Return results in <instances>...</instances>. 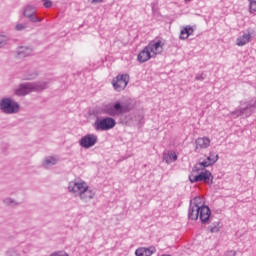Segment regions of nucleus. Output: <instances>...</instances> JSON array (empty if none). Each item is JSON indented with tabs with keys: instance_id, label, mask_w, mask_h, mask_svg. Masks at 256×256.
I'll list each match as a JSON object with an SVG mask.
<instances>
[{
	"instance_id": "10",
	"label": "nucleus",
	"mask_w": 256,
	"mask_h": 256,
	"mask_svg": "<svg viewBox=\"0 0 256 256\" xmlns=\"http://www.w3.org/2000/svg\"><path fill=\"white\" fill-rule=\"evenodd\" d=\"M97 143V136L95 134H88L80 140L81 147L84 149H90Z\"/></svg>"
},
{
	"instance_id": "21",
	"label": "nucleus",
	"mask_w": 256,
	"mask_h": 256,
	"mask_svg": "<svg viewBox=\"0 0 256 256\" xmlns=\"http://www.w3.org/2000/svg\"><path fill=\"white\" fill-rule=\"evenodd\" d=\"M189 219L192 221H197L199 219V208L198 207H193L191 206L189 208V214H188Z\"/></svg>"
},
{
	"instance_id": "17",
	"label": "nucleus",
	"mask_w": 256,
	"mask_h": 256,
	"mask_svg": "<svg viewBox=\"0 0 256 256\" xmlns=\"http://www.w3.org/2000/svg\"><path fill=\"white\" fill-rule=\"evenodd\" d=\"M249 41H251V34L246 33L237 38L236 45L238 47H243V46L247 45V43H249Z\"/></svg>"
},
{
	"instance_id": "28",
	"label": "nucleus",
	"mask_w": 256,
	"mask_h": 256,
	"mask_svg": "<svg viewBox=\"0 0 256 256\" xmlns=\"http://www.w3.org/2000/svg\"><path fill=\"white\" fill-rule=\"evenodd\" d=\"M251 13H256V0H249Z\"/></svg>"
},
{
	"instance_id": "1",
	"label": "nucleus",
	"mask_w": 256,
	"mask_h": 256,
	"mask_svg": "<svg viewBox=\"0 0 256 256\" xmlns=\"http://www.w3.org/2000/svg\"><path fill=\"white\" fill-rule=\"evenodd\" d=\"M68 189L71 193L78 195L81 201H84L85 203L91 201V199L95 197V192L89 188V185H87L85 181L72 182L69 184Z\"/></svg>"
},
{
	"instance_id": "24",
	"label": "nucleus",
	"mask_w": 256,
	"mask_h": 256,
	"mask_svg": "<svg viewBox=\"0 0 256 256\" xmlns=\"http://www.w3.org/2000/svg\"><path fill=\"white\" fill-rule=\"evenodd\" d=\"M205 201H203L202 197H195L193 200V206L192 207H197L198 209H201L203 207Z\"/></svg>"
},
{
	"instance_id": "6",
	"label": "nucleus",
	"mask_w": 256,
	"mask_h": 256,
	"mask_svg": "<svg viewBox=\"0 0 256 256\" xmlns=\"http://www.w3.org/2000/svg\"><path fill=\"white\" fill-rule=\"evenodd\" d=\"M219 156L215 153H210L207 157L206 161L199 162L193 167V173H199V171H203L206 167H211L214 163H217Z\"/></svg>"
},
{
	"instance_id": "3",
	"label": "nucleus",
	"mask_w": 256,
	"mask_h": 256,
	"mask_svg": "<svg viewBox=\"0 0 256 256\" xmlns=\"http://www.w3.org/2000/svg\"><path fill=\"white\" fill-rule=\"evenodd\" d=\"M20 109L21 105L9 97H5L0 100V111L5 113V115H15V113H19Z\"/></svg>"
},
{
	"instance_id": "9",
	"label": "nucleus",
	"mask_w": 256,
	"mask_h": 256,
	"mask_svg": "<svg viewBox=\"0 0 256 256\" xmlns=\"http://www.w3.org/2000/svg\"><path fill=\"white\" fill-rule=\"evenodd\" d=\"M146 47H148L152 57H157V55H161V53H163L165 42L163 40L151 41Z\"/></svg>"
},
{
	"instance_id": "29",
	"label": "nucleus",
	"mask_w": 256,
	"mask_h": 256,
	"mask_svg": "<svg viewBox=\"0 0 256 256\" xmlns=\"http://www.w3.org/2000/svg\"><path fill=\"white\" fill-rule=\"evenodd\" d=\"M26 27H27V24H16L15 30L16 31H25Z\"/></svg>"
},
{
	"instance_id": "30",
	"label": "nucleus",
	"mask_w": 256,
	"mask_h": 256,
	"mask_svg": "<svg viewBox=\"0 0 256 256\" xmlns=\"http://www.w3.org/2000/svg\"><path fill=\"white\" fill-rule=\"evenodd\" d=\"M92 5H97V3H103V0H90Z\"/></svg>"
},
{
	"instance_id": "7",
	"label": "nucleus",
	"mask_w": 256,
	"mask_h": 256,
	"mask_svg": "<svg viewBox=\"0 0 256 256\" xmlns=\"http://www.w3.org/2000/svg\"><path fill=\"white\" fill-rule=\"evenodd\" d=\"M115 125V119L104 118L95 122V129L96 131H109V129H113Z\"/></svg>"
},
{
	"instance_id": "32",
	"label": "nucleus",
	"mask_w": 256,
	"mask_h": 256,
	"mask_svg": "<svg viewBox=\"0 0 256 256\" xmlns=\"http://www.w3.org/2000/svg\"><path fill=\"white\" fill-rule=\"evenodd\" d=\"M67 256V255H66Z\"/></svg>"
},
{
	"instance_id": "12",
	"label": "nucleus",
	"mask_w": 256,
	"mask_h": 256,
	"mask_svg": "<svg viewBox=\"0 0 256 256\" xmlns=\"http://www.w3.org/2000/svg\"><path fill=\"white\" fill-rule=\"evenodd\" d=\"M58 163H59L58 156H47L42 161V167L44 169H50V167H53L54 165H57Z\"/></svg>"
},
{
	"instance_id": "11",
	"label": "nucleus",
	"mask_w": 256,
	"mask_h": 256,
	"mask_svg": "<svg viewBox=\"0 0 256 256\" xmlns=\"http://www.w3.org/2000/svg\"><path fill=\"white\" fill-rule=\"evenodd\" d=\"M35 13H36V10H35V7H33V6H26L23 11L24 17L29 19V21H31V23H41V19L39 17L35 16Z\"/></svg>"
},
{
	"instance_id": "19",
	"label": "nucleus",
	"mask_w": 256,
	"mask_h": 256,
	"mask_svg": "<svg viewBox=\"0 0 256 256\" xmlns=\"http://www.w3.org/2000/svg\"><path fill=\"white\" fill-rule=\"evenodd\" d=\"M176 160H177V153H175L174 151H168L163 156V161H165V163H168V164L175 163Z\"/></svg>"
},
{
	"instance_id": "15",
	"label": "nucleus",
	"mask_w": 256,
	"mask_h": 256,
	"mask_svg": "<svg viewBox=\"0 0 256 256\" xmlns=\"http://www.w3.org/2000/svg\"><path fill=\"white\" fill-rule=\"evenodd\" d=\"M199 217L202 223H207L211 217V210L207 206L199 208Z\"/></svg>"
},
{
	"instance_id": "13",
	"label": "nucleus",
	"mask_w": 256,
	"mask_h": 256,
	"mask_svg": "<svg viewBox=\"0 0 256 256\" xmlns=\"http://www.w3.org/2000/svg\"><path fill=\"white\" fill-rule=\"evenodd\" d=\"M211 146L209 137H200L196 139V150L207 149Z\"/></svg>"
},
{
	"instance_id": "26",
	"label": "nucleus",
	"mask_w": 256,
	"mask_h": 256,
	"mask_svg": "<svg viewBox=\"0 0 256 256\" xmlns=\"http://www.w3.org/2000/svg\"><path fill=\"white\" fill-rule=\"evenodd\" d=\"M6 256H21V253H19L17 248H9L6 251Z\"/></svg>"
},
{
	"instance_id": "25",
	"label": "nucleus",
	"mask_w": 256,
	"mask_h": 256,
	"mask_svg": "<svg viewBox=\"0 0 256 256\" xmlns=\"http://www.w3.org/2000/svg\"><path fill=\"white\" fill-rule=\"evenodd\" d=\"M9 43V36L5 34H0V49L5 47Z\"/></svg>"
},
{
	"instance_id": "27",
	"label": "nucleus",
	"mask_w": 256,
	"mask_h": 256,
	"mask_svg": "<svg viewBox=\"0 0 256 256\" xmlns=\"http://www.w3.org/2000/svg\"><path fill=\"white\" fill-rule=\"evenodd\" d=\"M44 4L45 9H51L53 7V1L51 0H41Z\"/></svg>"
},
{
	"instance_id": "23",
	"label": "nucleus",
	"mask_w": 256,
	"mask_h": 256,
	"mask_svg": "<svg viewBox=\"0 0 256 256\" xmlns=\"http://www.w3.org/2000/svg\"><path fill=\"white\" fill-rule=\"evenodd\" d=\"M37 77H39V73L36 71H28L24 75L25 81H31L33 79H37Z\"/></svg>"
},
{
	"instance_id": "2",
	"label": "nucleus",
	"mask_w": 256,
	"mask_h": 256,
	"mask_svg": "<svg viewBox=\"0 0 256 256\" xmlns=\"http://www.w3.org/2000/svg\"><path fill=\"white\" fill-rule=\"evenodd\" d=\"M48 87L49 82H26L19 84V86L14 89V95H16L17 97H25V95H29V93H33V91H45V89H48Z\"/></svg>"
},
{
	"instance_id": "31",
	"label": "nucleus",
	"mask_w": 256,
	"mask_h": 256,
	"mask_svg": "<svg viewBox=\"0 0 256 256\" xmlns=\"http://www.w3.org/2000/svg\"><path fill=\"white\" fill-rule=\"evenodd\" d=\"M189 1H191V0H185L186 3L189 2Z\"/></svg>"
},
{
	"instance_id": "4",
	"label": "nucleus",
	"mask_w": 256,
	"mask_h": 256,
	"mask_svg": "<svg viewBox=\"0 0 256 256\" xmlns=\"http://www.w3.org/2000/svg\"><path fill=\"white\" fill-rule=\"evenodd\" d=\"M189 181L191 183H199V181H203L207 185H213V174L209 170H200L199 172H193L189 175Z\"/></svg>"
},
{
	"instance_id": "18",
	"label": "nucleus",
	"mask_w": 256,
	"mask_h": 256,
	"mask_svg": "<svg viewBox=\"0 0 256 256\" xmlns=\"http://www.w3.org/2000/svg\"><path fill=\"white\" fill-rule=\"evenodd\" d=\"M33 53V49L25 46H20L17 51L18 57H29Z\"/></svg>"
},
{
	"instance_id": "5",
	"label": "nucleus",
	"mask_w": 256,
	"mask_h": 256,
	"mask_svg": "<svg viewBox=\"0 0 256 256\" xmlns=\"http://www.w3.org/2000/svg\"><path fill=\"white\" fill-rule=\"evenodd\" d=\"M128 111H129V107L119 102H116L113 105L108 104L104 108V113H106L107 115H110L111 117H119V115L128 113Z\"/></svg>"
},
{
	"instance_id": "8",
	"label": "nucleus",
	"mask_w": 256,
	"mask_h": 256,
	"mask_svg": "<svg viewBox=\"0 0 256 256\" xmlns=\"http://www.w3.org/2000/svg\"><path fill=\"white\" fill-rule=\"evenodd\" d=\"M128 83L129 75L127 74L118 75L112 80V85L115 91H123V89L127 87Z\"/></svg>"
},
{
	"instance_id": "16",
	"label": "nucleus",
	"mask_w": 256,
	"mask_h": 256,
	"mask_svg": "<svg viewBox=\"0 0 256 256\" xmlns=\"http://www.w3.org/2000/svg\"><path fill=\"white\" fill-rule=\"evenodd\" d=\"M156 249L155 247H150V248H138L135 251L136 256H151L153 253H155Z\"/></svg>"
},
{
	"instance_id": "22",
	"label": "nucleus",
	"mask_w": 256,
	"mask_h": 256,
	"mask_svg": "<svg viewBox=\"0 0 256 256\" xmlns=\"http://www.w3.org/2000/svg\"><path fill=\"white\" fill-rule=\"evenodd\" d=\"M2 203L6 205V207H17L21 205V203L15 201L13 198L6 197L2 200Z\"/></svg>"
},
{
	"instance_id": "20",
	"label": "nucleus",
	"mask_w": 256,
	"mask_h": 256,
	"mask_svg": "<svg viewBox=\"0 0 256 256\" xmlns=\"http://www.w3.org/2000/svg\"><path fill=\"white\" fill-rule=\"evenodd\" d=\"M194 32L193 27L186 26L180 32V39H189L190 35Z\"/></svg>"
},
{
	"instance_id": "14",
	"label": "nucleus",
	"mask_w": 256,
	"mask_h": 256,
	"mask_svg": "<svg viewBox=\"0 0 256 256\" xmlns=\"http://www.w3.org/2000/svg\"><path fill=\"white\" fill-rule=\"evenodd\" d=\"M149 59H153V55L151 54L150 50L146 46L140 53L138 54V61L139 63H146Z\"/></svg>"
}]
</instances>
